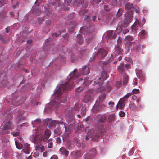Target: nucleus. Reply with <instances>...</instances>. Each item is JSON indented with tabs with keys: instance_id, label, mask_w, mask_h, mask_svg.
<instances>
[{
	"instance_id": "nucleus-1",
	"label": "nucleus",
	"mask_w": 159,
	"mask_h": 159,
	"mask_svg": "<svg viewBox=\"0 0 159 159\" xmlns=\"http://www.w3.org/2000/svg\"><path fill=\"white\" fill-rule=\"evenodd\" d=\"M74 86L73 83L70 84V82L69 83H66L65 84H61L55 93V95L57 96L56 100L60 101L62 103L65 102L67 101V97L65 96L60 97V96L61 95L63 92L67 91Z\"/></svg>"
},
{
	"instance_id": "nucleus-2",
	"label": "nucleus",
	"mask_w": 159,
	"mask_h": 159,
	"mask_svg": "<svg viewBox=\"0 0 159 159\" xmlns=\"http://www.w3.org/2000/svg\"><path fill=\"white\" fill-rule=\"evenodd\" d=\"M95 83V85H98L99 87L97 89L96 91L98 92H101L104 91H105L107 92H109L111 90V86L108 85L105 88L102 85V84L103 81L100 77H98L96 78L95 80L94 81Z\"/></svg>"
},
{
	"instance_id": "nucleus-3",
	"label": "nucleus",
	"mask_w": 159,
	"mask_h": 159,
	"mask_svg": "<svg viewBox=\"0 0 159 159\" xmlns=\"http://www.w3.org/2000/svg\"><path fill=\"white\" fill-rule=\"evenodd\" d=\"M133 40V38L132 36L128 35L126 36L125 39V47L129 48V47L133 46L134 48L138 50L139 48V43L137 44L135 41L131 42V41Z\"/></svg>"
},
{
	"instance_id": "nucleus-4",
	"label": "nucleus",
	"mask_w": 159,
	"mask_h": 159,
	"mask_svg": "<svg viewBox=\"0 0 159 159\" xmlns=\"http://www.w3.org/2000/svg\"><path fill=\"white\" fill-rule=\"evenodd\" d=\"M104 127L102 124H98L97 125L95 135L92 138V140L95 141H98L99 137L102 134Z\"/></svg>"
},
{
	"instance_id": "nucleus-5",
	"label": "nucleus",
	"mask_w": 159,
	"mask_h": 159,
	"mask_svg": "<svg viewBox=\"0 0 159 159\" xmlns=\"http://www.w3.org/2000/svg\"><path fill=\"white\" fill-rule=\"evenodd\" d=\"M107 54V52L102 48L99 50L97 54H93L92 57L90 58V61H93L96 57L100 58H103Z\"/></svg>"
},
{
	"instance_id": "nucleus-6",
	"label": "nucleus",
	"mask_w": 159,
	"mask_h": 159,
	"mask_svg": "<svg viewBox=\"0 0 159 159\" xmlns=\"http://www.w3.org/2000/svg\"><path fill=\"white\" fill-rule=\"evenodd\" d=\"M13 127V124L11 123L10 121H8L5 123L3 127V129L2 132V134H8L9 132V130L12 129Z\"/></svg>"
},
{
	"instance_id": "nucleus-7",
	"label": "nucleus",
	"mask_w": 159,
	"mask_h": 159,
	"mask_svg": "<svg viewBox=\"0 0 159 159\" xmlns=\"http://www.w3.org/2000/svg\"><path fill=\"white\" fill-rule=\"evenodd\" d=\"M81 107V104L79 103H76L74 108L68 112V115L70 116H74L75 113L78 111Z\"/></svg>"
},
{
	"instance_id": "nucleus-8",
	"label": "nucleus",
	"mask_w": 159,
	"mask_h": 159,
	"mask_svg": "<svg viewBox=\"0 0 159 159\" xmlns=\"http://www.w3.org/2000/svg\"><path fill=\"white\" fill-rule=\"evenodd\" d=\"M106 107L104 104H100L98 100H97L93 107V110L95 112H97L105 108Z\"/></svg>"
},
{
	"instance_id": "nucleus-9",
	"label": "nucleus",
	"mask_w": 159,
	"mask_h": 159,
	"mask_svg": "<svg viewBox=\"0 0 159 159\" xmlns=\"http://www.w3.org/2000/svg\"><path fill=\"white\" fill-rule=\"evenodd\" d=\"M55 2H53L52 4L53 6H61L65 3L68 5L71 3L72 0H54Z\"/></svg>"
},
{
	"instance_id": "nucleus-10",
	"label": "nucleus",
	"mask_w": 159,
	"mask_h": 159,
	"mask_svg": "<svg viewBox=\"0 0 159 159\" xmlns=\"http://www.w3.org/2000/svg\"><path fill=\"white\" fill-rule=\"evenodd\" d=\"M37 0L35 3V5H34L32 7V11L35 15H39L41 13V11L39 9L38 7V5L36 6L37 4Z\"/></svg>"
},
{
	"instance_id": "nucleus-11",
	"label": "nucleus",
	"mask_w": 159,
	"mask_h": 159,
	"mask_svg": "<svg viewBox=\"0 0 159 159\" xmlns=\"http://www.w3.org/2000/svg\"><path fill=\"white\" fill-rule=\"evenodd\" d=\"M81 74L77 72V69H75L74 71L72 72L69 75V76L71 79H75L79 77Z\"/></svg>"
},
{
	"instance_id": "nucleus-12",
	"label": "nucleus",
	"mask_w": 159,
	"mask_h": 159,
	"mask_svg": "<svg viewBox=\"0 0 159 159\" xmlns=\"http://www.w3.org/2000/svg\"><path fill=\"white\" fill-rule=\"evenodd\" d=\"M91 67L90 66H83L81 70L82 74L84 75H86L89 73Z\"/></svg>"
},
{
	"instance_id": "nucleus-13",
	"label": "nucleus",
	"mask_w": 159,
	"mask_h": 159,
	"mask_svg": "<svg viewBox=\"0 0 159 159\" xmlns=\"http://www.w3.org/2000/svg\"><path fill=\"white\" fill-rule=\"evenodd\" d=\"M69 119L68 120V124L69 126L72 127L74 126L75 122V115L74 116H70L68 114Z\"/></svg>"
},
{
	"instance_id": "nucleus-14",
	"label": "nucleus",
	"mask_w": 159,
	"mask_h": 159,
	"mask_svg": "<svg viewBox=\"0 0 159 159\" xmlns=\"http://www.w3.org/2000/svg\"><path fill=\"white\" fill-rule=\"evenodd\" d=\"M125 100L123 98H121L118 101V104L116 106V108H119L120 109L123 108L125 105Z\"/></svg>"
},
{
	"instance_id": "nucleus-15",
	"label": "nucleus",
	"mask_w": 159,
	"mask_h": 159,
	"mask_svg": "<svg viewBox=\"0 0 159 159\" xmlns=\"http://www.w3.org/2000/svg\"><path fill=\"white\" fill-rule=\"evenodd\" d=\"M59 102H58V101H56L55 100H53L50 102L49 105L51 106V108L57 109V108L59 107Z\"/></svg>"
},
{
	"instance_id": "nucleus-16",
	"label": "nucleus",
	"mask_w": 159,
	"mask_h": 159,
	"mask_svg": "<svg viewBox=\"0 0 159 159\" xmlns=\"http://www.w3.org/2000/svg\"><path fill=\"white\" fill-rule=\"evenodd\" d=\"M30 151V145L26 143H25L23 149L22 150V152L25 153L29 154Z\"/></svg>"
},
{
	"instance_id": "nucleus-17",
	"label": "nucleus",
	"mask_w": 159,
	"mask_h": 159,
	"mask_svg": "<svg viewBox=\"0 0 159 159\" xmlns=\"http://www.w3.org/2000/svg\"><path fill=\"white\" fill-rule=\"evenodd\" d=\"M132 16L131 15L126 17L124 22V27H127L128 26L129 24L131 22L132 20Z\"/></svg>"
},
{
	"instance_id": "nucleus-18",
	"label": "nucleus",
	"mask_w": 159,
	"mask_h": 159,
	"mask_svg": "<svg viewBox=\"0 0 159 159\" xmlns=\"http://www.w3.org/2000/svg\"><path fill=\"white\" fill-rule=\"evenodd\" d=\"M96 119L97 121L99 122H105L106 119L105 116L101 115H98L96 117Z\"/></svg>"
},
{
	"instance_id": "nucleus-19",
	"label": "nucleus",
	"mask_w": 159,
	"mask_h": 159,
	"mask_svg": "<svg viewBox=\"0 0 159 159\" xmlns=\"http://www.w3.org/2000/svg\"><path fill=\"white\" fill-rule=\"evenodd\" d=\"M76 22L75 21H72L70 22L69 24V31L70 33L72 32L74 30V27L76 25Z\"/></svg>"
},
{
	"instance_id": "nucleus-20",
	"label": "nucleus",
	"mask_w": 159,
	"mask_h": 159,
	"mask_svg": "<svg viewBox=\"0 0 159 159\" xmlns=\"http://www.w3.org/2000/svg\"><path fill=\"white\" fill-rule=\"evenodd\" d=\"M80 31L82 34L88 35L89 34L88 32V29L86 27H81Z\"/></svg>"
},
{
	"instance_id": "nucleus-21",
	"label": "nucleus",
	"mask_w": 159,
	"mask_h": 159,
	"mask_svg": "<svg viewBox=\"0 0 159 159\" xmlns=\"http://www.w3.org/2000/svg\"><path fill=\"white\" fill-rule=\"evenodd\" d=\"M24 111L22 110H20L18 112V114L17 116V118L19 121H20L23 119L22 115L24 114Z\"/></svg>"
},
{
	"instance_id": "nucleus-22",
	"label": "nucleus",
	"mask_w": 159,
	"mask_h": 159,
	"mask_svg": "<svg viewBox=\"0 0 159 159\" xmlns=\"http://www.w3.org/2000/svg\"><path fill=\"white\" fill-rule=\"evenodd\" d=\"M113 35V31H108L106 33V36L107 38L109 39H112L115 38L116 37V35L114 34Z\"/></svg>"
},
{
	"instance_id": "nucleus-23",
	"label": "nucleus",
	"mask_w": 159,
	"mask_h": 159,
	"mask_svg": "<svg viewBox=\"0 0 159 159\" xmlns=\"http://www.w3.org/2000/svg\"><path fill=\"white\" fill-rule=\"evenodd\" d=\"M92 100L91 96L89 94H87L85 96L83 99V101L85 103H87Z\"/></svg>"
},
{
	"instance_id": "nucleus-24",
	"label": "nucleus",
	"mask_w": 159,
	"mask_h": 159,
	"mask_svg": "<svg viewBox=\"0 0 159 159\" xmlns=\"http://www.w3.org/2000/svg\"><path fill=\"white\" fill-rule=\"evenodd\" d=\"M63 122L62 121H60L57 120H53L51 121L49 124V126L51 127H55L57 124H62Z\"/></svg>"
},
{
	"instance_id": "nucleus-25",
	"label": "nucleus",
	"mask_w": 159,
	"mask_h": 159,
	"mask_svg": "<svg viewBox=\"0 0 159 159\" xmlns=\"http://www.w3.org/2000/svg\"><path fill=\"white\" fill-rule=\"evenodd\" d=\"M60 150L61 153L63 155H65L66 157H67L68 155L69 151L64 148L63 147H61Z\"/></svg>"
},
{
	"instance_id": "nucleus-26",
	"label": "nucleus",
	"mask_w": 159,
	"mask_h": 159,
	"mask_svg": "<svg viewBox=\"0 0 159 159\" xmlns=\"http://www.w3.org/2000/svg\"><path fill=\"white\" fill-rule=\"evenodd\" d=\"M77 41L78 43L80 45L82 44L83 42V37L81 34H78L77 36Z\"/></svg>"
},
{
	"instance_id": "nucleus-27",
	"label": "nucleus",
	"mask_w": 159,
	"mask_h": 159,
	"mask_svg": "<svg viewBox=\"0 0 159 159\" xmlns=\"http://www.w3.org/2000/svg\"><path fill=\"white\" fill-rule=\"evenodd\" d=\"M139 24V22L138 20H136L135 22L132 25L131 27L132 31H135L137 29V25Z\"/></svg>"
},
{
	"instance_id": "nucleus-28",
	"label": "nucleus",
	"mask_w": 159,
	"mask_h": 159,
	"mask_svg": "<svg viewBox=\"0 0 159 159\" xmlns=\"http://www.w3.org/2000/svg\"><path fill=\"white\" fill-rule=\"evenodd\" d=\"M82 156L81 152L79 151L75 152L74 153V156L73 158L74 159H78Z\"/></svg>"
},
{
	"instance_id": "nucleus-29",
	"label": "nucleus",
	"mask_w": 159,
	"mask_h": 159,
	"mask_svg": "<svg viewBox=\"0 0 159 159\" xmlns=\"http://www.w3.org/2000/svg\"><path fill=\"white\" fill-rule=\"evenodd\" d=\"M137 77L138 78L140 79V80L143 81L145 80V76L142 73H139V74H137Z\"/></svg>"
},
{
	"instance_id": "nucleus-30",
	"label": "nucleus",
	"mask_w": 159,
	"mask_h": 159,
	"mask_svg": "<svg viewBox=\"0 0 159 159\" xmlns=\"http://www.w3.org/2000/svg\"><path fill=\"white\" fill-rule=\"evenodd\" d=\"M43 134H40L36 135L34 138L35 140L39 142L42 141Z\"/></svg>"
},
{
	"instance_id": "nucleus-31",
	"label": "nucleus",
	"mask_w": 159,
	"mask_h": 159,
	"mask_svg": "<svg viewBox=\"0 0 159 159\" xmlns=\"http://www.w3.org/2000/svg\"><path fill=\"white\" fill-rule=\"evenodd\" d=\"M123 27V26L122 22H119L118 24V27L116 29V31L118 32H121L122 30Z\"/></svg>"
},
{
	"instance_id": "nucleus-32",
	"label": "nucleus",
	"mask_w": 159,
	"mask_h": 159,
	"mask_svg": "<svg viewBox=\"0 0 159 159\" xmlns=\"http://www.w3.org/2000/svg\"><path fill=\"white\" fill-rule=\"evenodd\" d=\"M48 146L50 148H52L53 146V143L52 142V139L50 138L48 141Z\"/></svg>"
},
{
	"instance_id": "nucleus-33",
	"label": "nucleus",
	"mask_w": 159,
	"mask_h": 159,
	"mask_svg": "<svg viewBox=\"0 0 159 159\" xmlns=\"http://www.w3.org/2000/svg\"><path fill=\"white\" fill-rule=\"evenodd\" d=\"M65 131L66 133L70 134L71 132V129L70 127L67 124H65Z\"/></svg>"
},
{
	"instance_id": "nucleus-34",
	"label": "nucleus",
	"mask_w": 159,
	"mask_h": 159,
	"mask_svg": "<svg viewBox=\"0 0 159 159\" xmlns=\"http://www.w3.org/2000/svg\"><path fill=\"white\" fill-rule=\"evenodd\" d=\"M94 131L93 129H91L90 131V132H89L87 133V135L85 139L86 140H88L89 138H91L93 135V133L94 132Z\"/></svg>"
},
{
	"instance_id": "nucleus-35",
	"label": "nucleus",
	"mask_w": 159,
	"mask_h": 159,
	"mask_svg": "<svg viewBox=\"0 0 159 159\" xmlns=\"http://www.w3.org/2000/svg\"><path fill=\"white\" fill-rule=\"evenodd\" d=\"M106 97V95L105 93H102L101 95H100L98 98L97 99L98 102H102L105 98Z\"/></svg>"
},
{
	"instance_id": "nucleus-36",
	"label": "nucleus",
	"mask_w": 159,
	"mask_h": 159,
	"mask_svg": "<svg viewBox=\"0 0 159 159\" xmlns=\"http://www.w3.org/2000/svg\"><path fill=\"white\" fill-rule=\"evenodd\" d=\"M147 34V32L144 30H142L141 32L139 33V35L141 38H144V36Z\"/></svg>"
},
{
	"instance_id": "nucleus-37",
	"label": "nucleus",
	"mask_w": 159,
	"mask_h": 159,
	"mask_svg": "<svg viewBox=\"0 0 159 159\" xmlns=\"http://www.w3.org/2000/svg\"><path fill=\"white\" fill-rule=\"evenodd\" d=\"M115 49L116 53L118 54H120L122 52L121 48L118 45L116 46Z\"/></svg>"
},
{
	"instance_id": "nucleus-38",
	"label": "nucleus",
	"mask_w": 159,
	"mask_h": 159,
	"mask_svg": "<svg viewBox=\"0 0 159 159\" xmlns=\"http://www.w3.org/2000/svg\"><path fill=\"white\" fill-rule=\"evenodd\" d=\"M69 134L67 133H64L62 135L63 140L64 141H67L69 138Z\"/></svg>"
},
{
	"instance_id": "nucleus-39",
	"label": "nucleus",
	"mask_w": 159,
	"mask_h": 159,
	"mask_svg": "<svg viewBox=\"0 0 159 159\" xmlns=\"http://www.w3.org/2000/svg\"><path fill=\"white\" fill-rule=\"evenodd\" d=\"M57 51V49L55 48H49L48 50H47L49 54H53L55 52Z\"/></svg>"
},
{
	"instance_id": "nucleus-40",
	"label": "nucleus",
	"mask_w": 159,
	"mask_h": 159,
	"mask_svg": "<svg viewBox=\"0 0 159 159\" xmlns=\"http://www.w3.org/2000/svg\"><path fill=\"white\" fill-rule=\"evenodd\" d=\"M84 156V157L85 159H91L93 158L92 156H91V155L90 154L89 152L86 153V154Z\"/></svg>"
},
{
	"instance_id": "nucleus-41",
	"label": "nucleus",
	"mask_w": 159,
	"mask_h": 159,
	"mask_svg": "<svg viewBox=\"0 0 159 159\" xmlns=\"http://www.w3.org/2000/svg\"><path fill=\"white\" fill-rule=\"evenodd\" d=\"M133 7V5L132 4H130L129 3H128L125 5V8L126 10H129L130 9Z\"/></svg>"
},
{
	"instance_id": "nucleus-42",
	"label": "nucleus",
	"mask_w": 159,
	"mask_h": 159,
	"mask_svg": "<svg viewBox=\"0 0 159 159\" xmlns=\"http://www.w3.org/2000/svg\"><path fill=\"white\" fill-rule=\"evenodd\" d=\"M80 3L83 8H86L88 6L87 2L85 0H82Z\"/></svg>"
},
{
	"instance_id": "nucleus-43",
	"label": "nucleus",
	"mask_w": 159,
	"mask_h": 159,
	"mask_svg": "<svg viewBox=\"0 0 159 159\" xmlns=\"http://www.w3.org/2000/svg\"><path fill=\"white\" fill-rule=\"evenodd\" d=\"M74 142L75 143L77 146H81V143L79 139L77 138H75L74 139Z\"/></svg>"
},
{
	"instance_id": "nucleus-44",
	"label": "nucleus",
	"mask_w": 159,
	"mask_h": 159,
	"mask_svg": "<svg viewBox=\"0 0 159 159\" xmlns=\"http://www.w3.org/2000/svg\"><path fill=\"white\" fill-rule=\"evenodd\" d=\"M125 67L124 64H121L118 67V70L120 72H122L125 69Z\"/></svg>"
},
{
	"instance_id": "nucleus-45",
	"label": "nucleus",
	"mask_w": 159,
	"mask_h": 159,
	"mask_svg": "<svg viewBox=\"0 0 159 159\" xmlns=\"http://www.w3.org/2000/svg\"><path fill=\"white\" fill-rule=\"evenodd\" d=\"M90 154L92 156V157H93L96 154V150L95 149H93L89 151Z\"/></svg>"
},
{
	"instance_id": "nucleus-46",
	"label": "nucleus",
	"mask_w": 159,
	"mask_h": 159,
	"mask_svg": "<svg viewBox=\"0 0 159 159\" xmlns=\"http://www.w3.org/2000/svg\"><path fill=\"white\" fill-rule=\"evenodd\" d=\"M129 78L128 76H125L123 78V85H126L127 83L128 82Z\"/></svg>"
},
{
	"instance_id": "nucleus-47",
	"label": "nucleus",
	"mask_w": 159,
	"mask_h": 159,
	"mask_svg": "<svg viewBox=\"0 0 159 159\" xmlns=\"http://www.w3.org/2000/svg\"><path fill=\"white\" fill-rule=\"evenodd\" d=\"M15 145L16 147L19 149H21L22 148L23 145L21 143H19L17 142H15Z\"/></svg>"
},
{
	"instance_id": "nucleus-48",
	"label": "nucleus",
	"mask_w": 159,
	"mask_h": 159,
	"mask_svg": "<svg viewBox=\"0 0 159 159\" xmlns=\"http://www.w3.org/2000/svg\"><path fill=\"white\" fill-rule=\"evenodd\" d=\"M88 78L86 77L84 79V86H87L89 84V82L88 80Z\"/></svg>"
},
{
	"instance_id": "nucleus-49",
	"label": "nucleus",
	"mask_w": 159,
	"mask_h": 159,
	"mask_svg": "<svg viewBox=\"0 0 159 159\" xmlns=\"http://www.w3.org/2000/svg\"><path fill=\"white\" fill-rule=\"evenodd\" d=\"M108 120L110 122H112L115 119V116L114 115H110L108 117Z\"/></svg>"
},
{
	"instance_id": "nucleus-50",
	"label": "nucleus",
	"mask_w": 159,
	"mask_h": 159,
	"mask_svg": "<svg viewBox=\"0 0 159 159\" xmlns=\"http://www.w3.org/2000/svg\"><path fill=\"white\" fill-rule=\"evenodd\" d=\"M81 114L83 116H85L86 114V108L85 107H83L81 109Z\"/></svg>"
},
{
	"instance_id": "nucleus-51",
	"label": "nucleus",
	"mask_w": 159,
	"mask_h": 159,
	"mask_svg": "<svg viewBox=\"0 0 159 159\" xmlns=\"http://www.w3.org/2000/svg\"><path fill=\"white\" fill-rule=\"evenodd\" d=\"M51 134V131L48 129H46L45 132V135L49 138Z\"/></svg>"
},
{
	"instance_id": "nucleus-52",
	"label": "nucleus",
	"mask_w": 159,
	"mask_h": 159,
	"mask_svg": "<svg viewBox=\"0 0 159 159\" xmlns=\"http://www.w3.org/2000/svg\"><path fill=\"white\" fill-rule=\"evenodd\" d=\"M122 81H117L115 84V86L117 88L120 87L122 85Z\"/></svg>"
},
{
	"instance_id": "nucleus-53",
	"label": "nucleus",
	"mask_w": 159,
	"mask_h": 159,
	"mask_svg": "<svg viewBox=\"0 0 159 159\" xmlns=\"http://www.w3.org/2000/svg\"><path fill=\"white\" fill-rule=\"evenodd\" d=\"M107 73L105 71H103L101 74L102 78L103 79H105L107 77Z\"/></svg>"
},
{
	"instance_id": "nucleus-54",
	"label": "nucleus",
	"mask_w": 159,
	"mask_h": 159,
	"mask_svg": "<svg viewBox=\"0 0 159 159\" xmlns=\"http://www.w3.org/2000/svg\"><path fill=\"white\" fill-rule=\"evenodd\" d=\"M83 125L79 123L77 125V130L82 131L83 129Z\"/></svg>"
},
{
	"instance_id": "nucleus-55",
	"label": "nucleus",
	"mask_w": 159,
	"mask_h": 159,
	"mask_svg": "<svg viewBox=\"0 0 159 159\" xmlns=\"http://www.w3.org/2000/svg\"><path fill=\"white\" fill-rule=\"evenodd\" d=\"M122 10L121 8H120L118 10L117 12V13L116 16L117 17H119L121 16L122 14Z\"/></svg>"
},
{
	"instance_id": "nucleus-56",
	"label": "nucleus",
	"mask_w": 159,
	"mask_h": 159,
	"mask_svg": "<svg viewBox=\"0 0 159 159\" xmlns=\"http://www.w3.org/2000/svg\"><path fill=\"white\" fill-rule=\"evenodd\" d=\"M54 131L55 134H57L60 135L61 133V129L59 128L55 129Z\"/></svg>"
},
{
	"instance_id": "nucleus-57",
	"label": "nucleus",
	"mask_w": 159,
	"mask_h": 159,
	"mask_svg": "<svg viewBox=\"0 0 159 159\" xmlns=\"http://www.w3.org/2000/svg\"><path fill=\"white\" fill-rule=\"evenodd\" d=\"M81 0H75L73 2V3L75 5H78L80 3Z\"/></svg>"
},
{
	"instance_id": "nucleus-58",
	"label": "nucleus",
	"mask_w": 159,
	"mask_h": 159,
	"mask_svg": "<svg viewBox=\"0 0 159 159\" xmlns=\"http://www.w3.org/2000/svg\"><path fill=\"white\" fill-rule=\"evenodd\" d=\"M132 93V94H136L139 93V91L138 89H133Z\"/></svg>"
},
{
	"instance_id": "nucleus-59",
	"label": "nucleus",
	"mask_w": 159,
	"mask_h": 159,
	"mask_svg": "<svg viewBox=\"0 0 159 159\" xmlns=\"http://www.w3.org/2000/svg\"><path fill=\"white\" fill-rule=\"evenodd\" d=\"M48 138H49L45 135H43L42 141H43L44 142L47 141Z\"/></svg>"
},
{
	"instance_id": "nucleus-60",
	"label": "nucleus",
	"mask_w": 159,
	"mask_h": 159,
	"mask_svg": "<svg viewBox=\"0 0 159 159\" xmlns=\"http://www.w3.org/2000/svg\"><path fill=\"white\" fill-rule=\"evenodd\" d=\"M87 12V10L86 9H84L81 10L80 12V15H84Z\"/></svg>"
},
{
	"instance_id": "nucleus-61",
	"label": "nucleus",
	"mask_w": 159,
	"mask_h": 159,
	"mask_svg": "<svg viewBox=\"0 0 159 159\" xmlns=\"http://www.w3.org/2000/svg\"><path fill=\"white\" fill-rule=\"evenodd\" d=\"M12 103L15 106H19L21 103L20 102H18V101H17L16 102H15L14 100L12 101Z\"/></svg>"
},
{
	"instance_id": "nucleus-62",
	"label": "nucleus",
	"mask_w": 159,
	"mask_h": 159,
	"mask_svg": "<svg viewBox=\"0 0 159 159\" xmlns=\"http://www.w3.org/2000/svg\"><path fill=\"white\" fill-rule=\"evenodd\" d=\"M83 89V88L81 87H80L77 88L75 90V91L76 92H80Z\"/></svg>"
},
{
	"instance_id": "nucleus-63",
	"label": "nucleus",
	"mask_w": 159,
	"mask_h": 159,
	"mask_svg": "<svg viewBox=\"0 0 159 159\" xmlns=\"http://www.w3.org/2000/svg\"><path fill=\"white\" fill-rule=\"evenodd\" d=\"M132 95V93L131 92L128 93H127L124 97V98H127L131 96Z\"/></svg>"
},
{
	"instance_id": "nucleus-64",
	"label": "nucleus",
	"mask_w": 159,
	"mask_h": 159,
	"mask_svg": "<svg viewBox=\"0 0 159 159\" xmlns=\"http://www.w3.org/2000/svg\"><path fill=\"white\" fill-rule=\"evenodd\" d=\"M119 116L120 117H124L125 115V113L123 111H120L119 113Z\"/></svg>"
}]
</instances>
